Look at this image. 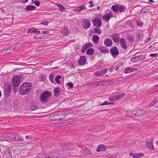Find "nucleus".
Segmentation results:
<instances>
[{"mask_svg":"<svg viewBox=\"0 0 158 158\" xmlns=\"http://www.w3.org/2000/svg\"><path fill=\"white\" fill-rule=\"evenodd\" d=\"M37 32V33H36V34L38 35V34H40V32H41V31H37L36 32Z\"/></svg>","mask_w":158,"mask_h":158,"instance_id":"obj_62","label":"nucleus"},{"mask_svg":"<svg viewBox=\"0 0 158 158\" xmlns=\"http://www.w3.org/2000/svg\"><path fill=\"white\" fill-rule=\"evenodd\" d=\"M109 71L111 72H112L114 70V68L113 67H110L109 68Z\"/></svg>","mask_w":158,"mask_h":158,"instance_id":"obj_55","label":"nucleus"},{"mask_svg":"<svg viewBox=\"0 0 158 158\" xmlns=\"http://www.w3.org/2000/svg\"><path fill=\"white\" fill-rule=\"evenodd\" d=\"M120 45L121 47L124 49H127V46L126 44V40L124 38H121L120 40Z\"/></svg>","mask_w":158,"mask_h":158,"instance_id":"obj_11","label":"nucleus"},{"mask_svg":"<svg viewBox=\"0 0 158 158\" xmlns=\"http://www.w3.org/2000/svg\"><path fill=\"white\" fill-rule=\"evenodd\" d=\"M112 38L114 42L115 43L120 42V37L118 34H115L113 35Z\"/></svg>","mask_w":158,"mask_h":158,"instance_id":"obj_23","label":"nucleus"},{"mask_svg":"<svg viewBox=\"0 0 158 158\" xmlns=\"http://www.w3.org/2000/svg\"><path fill=\"white\" fill-rule=\"evenodd\" d=\"M92 40L95 44H97L99 40V38L98 35H94L92 37Z\"/></svg>","mask_w":158,"mask_h":158,"instance_id":"obj_24","label":"nucleus"},{"mask_svg":"<svg viewBox=\"0 0 158 158\" xmlns=\"http://www.w3.org/2000/svg\"><path fill=\"white\" fill-rule=\"evenodd\" d=\"M13 92L15 93H16L17 92L18 89L16 88H13Z\"/></svg>","mask_w":158,"mask_h":158,"instance_id":"obj_58","label":"nucleus"},{"mask_svg":"<svg viewBox=\"0 0 158 158\" xmlns=\"http://www.w3.org/2000/svg\"><path fill=\"white\" fill-rule=\"evenodd\" d=\"M6 138L16 141H23V137L20 135L18 133L11 134L9 133L7 136H5Z\"/></svg>","mask_w":158,"mask_h":158,"instance_id":"obj_2","label":"nucleus"},{"mask_svg":"<svg viewBox=\"0 0 158 158\" xmlns=\"http://www.w3.org/2000/svg\"><path fill=\"white\" fill-rule=\"evenodd\" d=\"M112 12L109 13V14L106 13L104 15L102 18V19L106 21H108L110 20V18L112 17Z\"/></svg>","mask_w":158,"mask_h":158,"instance_id":"obj_15","label":"nucleus"},{"mask_svg":"<svg viewBox=\"0 0 158 158\" xmlns=\"http://www.w3.org/2000/svg\"><path fill=\"white\" fill-rule=\"evenodd\" d=\"M63 150H70V148H67V149H66V147H64V148H63Z\"/></svg>","mask_w":158,"mask_h":158,"instance_id":"obj_61","label":"nucleus"},{"mask_svg":"<svg viewBox=\"0 0 158 158\" xmlns=\"http://www.w3.org/2000/svg\"><path fill=\"white\" fill-rule=\"evenodd\" d=\"M36 7L34 5H30L27 6L25 8L26 11H33L36 10Z\"/></svg>","mask_w":158,"mask_h":158,"instance_id":"obj_19","label":"nucleus"},{"mask_svg":"<svg viewBox=\"0 0 158 158\" xmlns=\"http://www.w3.org/2000/svg\"><path fill=\"white\" fill-rule=\"evenodd\" d=\"M94 52V50L93 48L88 49L86 51V53L89 55H92Z\"/></svg>","mask_w":158,"mask_h":158,"instance_id":"obj_31","label":"nucleus"},{"mask_svg":"<svg viewBox=\"0 0 158 158\" xmlns=\"http://www.w3.org/2000/svg\"><path fill=\"white\" fill-rule=\"evenodd\" d=\"M86 62V57L85 56H82L80 57L78 61V64L79 65H83L85 64Z\"/></svg>","mask_w":158,"mask_h":158,"instance_id":"obj_14","label":"nucleus"},{"mask_svg":"<svg viewBox=\"0 0 158 158\" xmlns=\"http://www.w3.org/2000/svg\"><path fill=\"white\" fill-rule=\"evenodd\" d=\"M79 147H81L83 151L86 154H90V152L89 151V149L85 147H81L80 146H79Z\"/></svg>","mask_w":158,"mask_h":158,"instance_id":"obj_29","label":"nucleus"},{"mask_svg":"<svg viewBox=\"0 0 158 158\" xmlns=\"http://www.w3.org/2000/svg\"><path fill=\"white\" fill-rule=\"evenodd\" d=\"M49 155H48L46 156L45 158H56L60 154L58 153H51Z\"/></svg>","mask_w":158,"mask_h":158,"instance_id":"obj_26","label":"nucleus"},{"mask_svg":"<svg viewBox=\"0 0 158 158\" xmlns=\"http://www.w3.org/2000/svg\"><path fill=\"white\" fill-rule=\"evenodd\" d=\"M49 78L51 82L52 83H53L54 75L53 73H51L49 74Z\"/></svg>","mask_w":158,"mask_h":158,"instance_id":"obj_39","label":"nucleus"},{"mask_svg":"<svg viewBox=\"0 0 158 158\" xmlns=\"http://www.w3.org/2000/svg\"><path fill=\"white\" fill-rule=\"evenodd\" d=\"M60 92V89L58 87H56L54 91V93L55 96L58 97L59 96Z\"/></svg>","mask_w":158,"mask_h":158,"instance_id":"obj_28","label":"nucleus"},{"mask_svg":"<svg viewBox=\"0 0 158 158\" xmlns=\"http://www.w3.org/2000/svg\"><path fill=\"white\" fill-rule=\"evenodd\" d=\"M34 38L35 39H40V37H37V36L36 35H34Z\"/></svg>","mask_w":158,"mask_h":158,"instance_id":"obj_60","label":"nucleus"},{"mask_svg":"<svg viewBox=\"0 0 158 158\" xmlns=\"http://www.w3.org/2000/svg\"><path fill=\"white\" fill-rule=\"evenodd\" d=\"M62 115V114H61V112H60L56 113L54 115L55 116H59L60 117Z\"/></svg>","mask_w":158,"mask_h":158,"instance_id":"obj_51","label":"nucleus"},{"mask_svg":"<svg viewBox=\"0 0 158 158\" xmlns=\"http://www.w3.org/2000/svg\"><path fill=\"white\" fill-rule=\"evenodd\" d=\"M28 1V0H22L21 2L23 3H25L27 2Z\"/></svg>","mask_w":158,"mask_h":158,"instance_id":"obj_56","label":"nucleus"},{"mask_svg":"<svg viewBox=\"0 0 158 158\" xmlns=\"http://www.w3.org/2000/svg\"><path fill=\"white\" fill-rule=\"evenodd\" d=\"M12 86L10 85H7L6 86L4 89V93L6 96H8L10 93L11 92Z\"/></svg>","mask_w":158,"mask_h":158,"instance_id":"obj_10","label":"nucleus"},{"mask_svg":"<svg viewBox=\"0 0 158 158\" xmlns=\"http://www.w3.org/2000/svg\"><path fill=\"white\" fill-rule=\"evenodd\" d=\"M137 24L139 26H141L143 24V23L141 20H139L136 21Z\"/></svg>","mask_w":158,"mask_h":158,"instance_id":"obj_41","label":"nucleus"},{"mask_svg":"<svg viewBox=\"0 0 158 158\" xmlns=\"http://www.w3.org/2000/svg\"><path fill=\"white\" fill-rule=\"evenodd\" d=\"M149 3L150 4L154 3L155 2L153 0H148Z\"/></svg>","mask_w":158,"mask_h":158,"instance_id":"obj_57","label":"nucleus"},{"mask_svg":"<svg viewBox=\"0 0 158 158\" xmlns=\"http://www.w3.org/2000/svg\"><path fill=\"white\" fill-rule=\"evenodd\" d=\"M71 67L73 68H75L74 65L73 64H72Z\"/></svg>","mask_w":158,"mask_h":158,"instance_id":"obj_64","label":"nucleus"},{"mask_svg":"<svg viewBox=\"0 0 158 158\" xmlns=\"http://www.w3.org/2000/svg\"><path fill=\"white\" fill-rule=\"evenodd\" d=\"M157 99L156 98H154L153 101L149 104L148 106L151 107L154 105L157 102Z\"/></svg>","mask_w":158,"mask_h":158,"instance_id":"obj_33","label":"nucleus"},{"mask_svg":"<svg viewBox=\"0 0 158 158\" xmlns=\"http://www.w3.org/2000/svg\"><path fill=\"white\" fill-rule=\"evenodd\" d=\"M92 21L94 25L98 27H100L102 25V20L99 18H96L93 19Z\"/></svg>","mask_w":158,"mask_h":158,"instance_id":"obj_8","label":"nucleus"},{"mask_svg":"<svg viewBox=\"0 0 158 158\" xmlns=\"http://www.w3.org/2000/svg\"><path fill=\"white\" fill-rule=\"evenodd\" d=\"M20 80L18 76H15L13 78L12 84L14 87H18L19 85Z\"/></svg>","mask_w":158,"mask_h":158,"instance_id":"obj_4","label":"nucleus"},{"mask_svg":"<svg viewBox=\"0 0 158 158\" xmlns=\"http://www.w3.org/2000/svg\"><path fill=\"white\" fill-rule=\"evenodd\" d=\"M67 85L71 88H72L73 87V84L72 82H70L69 83H67Z\"/></svg>","mask_w":158,"mask_h":158,"instance_id":"obj_48","label":"nucleus"},{"mask_svg":"<svg viewBox=\"0 0 158 158\" xmlns=\"http://www.w3.org/2000/svg\"><path fill=\"white\" fill-rule=\"evenodd\" d=\"M37 107L35 105H32L31 106V109L32 110H36Z\"/></svg>","mask_w":158,"mask_h":158,"instance_id":"obj_49","label":"nucleus"},{"mask_svg":"<svg viewBox=\"0 0 158 158\" xmlns=\"http://www.w3.org/2000/svg\"><path fill=\"white\" fill-rule=\"evenodd\" d=\"M99 50L102 53H108L109 52L108 48H107L104 47H100Z\"/></svg>","mask_w":158,"mask_h":158,"instance_id":"obj_20","label":"nucleus"},{"mask_svg":"<svg viewBox=\"0 0 158 158\" xmlns=\"http://www.w3.org/2000/svg\"><path fill=\"white\" fill-rule=\"evenodd\" d=\"M103 81H99L96 82V83H98V84H96V85L97 86H99L102 85H103Z\"/></svg>","mask_w":158,"mask_h":158,"instance_id":"obj_43","label":"nucleus"},{"mask_svg":"<svg viewBox=\"0 0 158 158\" xmlns=\"http://www.w3.org/2000/svg\"><path fill=\"white\" fill-rule=\"evenodd\" d=\"M104 44L106 46L110 47L112 44V41L110 39H106L104 40Z\"/></svg>","mask_w":158,"mask_h":158,"instance_id":"obj_17","label":"nucleus"},{"mask_svg":"<svg viewBox=\"0 0 158 158\" xmlns=\"http://www.w3.org/2000/svg\"><path fill=\"white\" fill-rule=\"evenodd\" d=\"M62 77L61 75H58L55 78V81L58 84H59L61 83V81L60 80L61 79Z\"/></svg>","mask_w":158,"mask_h":158,"instance_id":"obj_35","label":"nucleus"},{"mask_svg":"<svg viewBox=\"0 0 158 158\" xmlns=\"http://www.w3.org/2000/svg\"><path fill=\"white\" fill-rule=\"evenodd\" d=\"M34 3L35 4V5L37 6L38 7L41 4L40 2L38 1L35 0L34 1Z\"/></svg>","mask_w":158,"mask_h":158,"instance_id":"obj_42","label":"nucleus"},{"mask_svg":"<svg viewBox=\"0 0 158 158\" xmlns=\"http://www.w3.org/2000/svg\"><path fill=\"white\" fill-rule=\"evenodd\" d=\"M125 94L124 93H123L122 94L118 95H114L111 98H110V100H119L122 99L125 95Z\"/></svg>","mask_w":158,"mask_h":158,"instance_id":"obj_9","label":"nucleus"},{"mask_svg":"<svg viewBox=\"0 0 158 158\" xmlns=\"http://www.w3.org/2000/svg\"><path fill=\"white\" fill-rule=\"evenodd\" d=\"M94 33H96L98 35L101 34L102 33L100 29L98 27L94 28Z\"/></svg>","mask_w":158,"mask_h":158,"instance_id":"obj_32","label":"nucleus"},{"mask_svg":"<svg viewBox=\"0 0 158 158\" xmlns=\"http://www.w3.org/2000/svg\"><path fill=\"white\" fill-rule=\"evenodd\" d=\"M135 70V68L132 69L130 67H128L125 69L124 73H129L133 72Z\"/></svg>","mask_w":158,"mask_h":158,"instance_id":"obj_27","label":"nucleus"},{"mask_svg":"<svg viewBox=\"0 0 158 158\" xmlns=\"http://www.w3.org/2000/svg\"><path fill=\"white\" fill-rule=\"evenodd\" d=\"M42 34H48V32L47 31H44L42 32Z\"/></svg>","mask_w":158,"mask_h":158,"instance_id":"obj_59","label":"nucleus"},{"mask_svg":"<svg viewBox=\"0 0 158 158\" xmlns=\"http://www.w3.org/2000/svg\"><path fill=\"white\" fill-rule=\"evenodd\" d=\"M149 56L150 57L153 56L156 57L157 56V54H151L149 55Z\"/></svg>","mask_w":158,"mask_h":158,"instance_id":"obj_53","label":"nucleus"},{"mask_svg":"<svg viewBox=\"0 0 158 158\" xmlns=\"http://www.w3.org/2000/svg\"><path fill=\"white\" fill-rule=\"evenodd\" d=\"M31 88L32 85L30 83H25L20 86L19 90L20 93L22 95L26 94L31 90Z\"/></svg>","mask_w":158,"mask_h":158,"instance_id":"obj_1","label":"nucleus"},{"mask_svg":"<svg viewBox=\"0 0 158 158\" xmlns=\"http://www.w3.org/2000/svg\"><path fill=\"white\" fill-rule=\"evenodd\" d=\"M64 33L65 35L67 36L68 35L69 33V31L68 30V27L66 26H64Z\"/></svg>","mask_w":158,"mask_h":158,"instance_id":"obj_37","label":"nucleus"},{"mask_svg":"<svg viewBox=\"0 0 158 158\" xmlns=\"http://www.w3.org/2000/svg\"><path fill=\"white\" fill-rule=\"evenodd\" d=\"M127 40L130 42H133V40L132 37L131 36L128 35L127 36Z\"/></svg>","mask_w":158,"mask_h":158,"instance_id":"obj_40","label":"nucleus"},{"mask_svg":"<svg viewBox=\"0 0 158 158\" xmlns=\"http://www.w3.org/2000/svg\"><path fill=\"white\" fill-rule=\"evenodd\" d=\"M48 22L46 21H44V22H42L40 24H42L44 25L47 26L48 25Z\"/></svg>","mask_w":158,"mask_h":158,"instance_id":"obj_50","label":"nucleus"},{"mask_svg":"<svg viewBox=\"0 0 158 158\" xmlns=\"http://www.w3.org/2000/svg\"><path fill=\"white\" fill-rule=\"evenodd\" d=\"M110 53L113 57H115L118 56L119 54L118 50L116 47L110 48Z\"/></svg>","mask_w":158,"mask_h":158,"instance_id":"obj_7","label":"nucleus"},{"mask_svg":"<svg viewBox=\"0 0 158 158\" xmlns=\"http://www.w3.org/2000/svg\"><path fill=\"white\" fill-rule=\"evenodd\" d=\"M86 9L85 6H82L77 7L76 10L77 12H79Z\"/></svg>","mask_w":158,"mask_h":158,"instance_id":"obj_34","label":"nucleus"},{"mask_svg":"<svg viewBox=\"0 0 158 158\" xmlns=\"http://www.w3.org/2000/svg\"><path fill=\"white\" fill-rule=\"evenodd\" d=\"M51 95V93L49 91H45L42 93L40 96V99L42 102H47Z\"/></svg>","mask_w":158,"mask_h":158,"instance_id":"obj_3","label":"nucleus"},{"mask_svg":"<svg viewBox=\"0 0 158 158\" xmlns=\"http://www.w3.org/2000/svg\"><path fill=\"white\" fill-rule=\"evenodd\" d=\"M37 31V29H36L32 28L28 30L27 33L32 34L36 32Z\"/></svg>","mask_w":158,"mask_h":158,"instance_id":"obj_36","label":"nucleus"},{"mask_svg":"<svg viewBox=\"0 0 158 158\" xmlns=\"http://www.w3.org/2000/svg\"><path fill=\"white\" fill-rule=\"evenodd\" d=\"M148 10L147 9H145L144 8H142L140 12L142 14L145 13L146 14L148 12Z\"/></svg>","mask_w":158,"mask_h":158,"instance_id":"obj_47","label":"nucleus"},{"mask_svg":"<svg viewBox=\"0 0 158 158\" xmlns=\"http://www.w3.org/2000/svg\"><path fill=\"white\" fill-rule=\"evenodd\" d=\"M126 8L125 6H124L123 5H119L118 8V10L120 12H125V10L126 9Z\"/></svg>","mask_w":158,"mask_h":158,"instance_id":"obj_30","label":"nucleus"},{"mask_svg":"<svg viewBox=\"0 0 158 158\" xmlns=\"http://www.w3.org/2000/svg\"><path fill=\"white\" fill-rule=\"evenodd\" d=\"M85 45L87 48L89 47H91L93 46V44L91 43H88Z\"/></svg>","mask_w":158,"mask_h":158,"instance_id":"obj_44","label":"nucleus"},{"mask_svg":"<svg viewBox=\"0 0 158 158\" xmlns=\"http://www.w3.org/2000/svg\"><path fill=\"white\" fill-rule=\"evenodd\" d=\"M83 27L85 29L89 28L90 27V21L87 19H85L83 21Z\"/></svg>","mask_w":158,"mask_h":158,"instance_id":"obj_12","label":"nucleus"},{"mask_svg":"<svg viewBox=\"0 0 158 158\" xmlns=\"http://www.w3.org/2000/svg\"><path fill=\"white\" fill-rule=\"evenodd\" d=\"M110 104H112V103H109L108 101H105L102 104L100 105V106H104L106 105H108Z\"/></svg>","mask_w":158,"mask_h":158,"instance_id":"obj_45","label":"nucleus"},{"mask_svg":"<svg viewBox=\"0 0 158 158\" xmlns=\"http://www.w3.org/2000/svg\"><path fill=\"white\" fill-rule=\"evenodd\" d=\"M134 115H136L137 117L141 116L144 114V111L140 109L137 110V113H132Z\"/></svg>","mask_w":158,"mask_h":158,"instance_id":"obj_21","label":"nucleus"},{"mask_svg":"<svg viewBox=\"0 0 158 158\" xmlns=\"http://www.w3.org/2000/svg\"><path fill=\"white\" fill-rule=\"evenodd\" d=\"M87 49L85 45H83L81 48V52L82 53L85 52V50Z\"/></svg>","mask_w":158,"mask_h":158,"instance_id":"obj_46","label":"nucleus"},{"mask_svg":"<svg viewBox=\"0 0 158 158\" xmlns=\"http://www.w3.org/2000/svg\"><path fill=\"white\" fill-rule=\"evenodd\" d=\"M129 155L133 157L138 158L140 157L143 156H144V154L141 153L135 154L132 152H131L130 153Z\"/></svg>","mask_w":158,"mask_h":158,"instance_id":"obj_18","label":"nucleus"},{"mask_svg":"<svg viewBox=\"0 0 158 158\" xmlns=\"http://www.w3.org/2000/svg\"><path fill=\"white\" fill-rule=\"evenodd\" d=\"M119 66H117L115 69V71H117L118 70V69L119 68Z\"/></svg>","mask_w":158,"mask_h":158,"instance_id":"obj_63","label":"nucleus"},{"mask_svg":"<svg viewBox=\"0 0 158 158\" xmlns=\"http://www.w3.org/2000/svg\"><path fill=\"white\" fill-rule=\"evenodd\" d=\"M108 70V69H104L101 71L96 72L94 73V75L96 77H103L104 75L106 73Z\"/></svg>","mask_w":158,"mask_h":158,"instance_id":"obj_6","label":"nucleus"},{"mask_svg":"<svg viewBox=\"0 0 158 158\" xmlns=\"http://www.w3.org/2000/svg\"><path fill=\"white\" fill-rule=\"evenodd\" d=\"M57 6L59 8L60 10L61 11H65L64 7L63 5L58 4L57 5Z\"/></svg>","mask_w":158,"mask_h":158,"instance_id":"obj_38","label":"nucleus"},{"mask_svg":"<svg viewBox=\"0 0 158 158\" xmlns=\"http://www.w3.org/2000/svg\"><path fill=\"white\" fill-rule=\"evenodd\" d=\"M146 146L148 148L152 150L154 149V148L152 143V139H151L149 141L146 142Z\"/></svg>","mask_w":158,"mask_h":158,"instance_id":"obj_16","label":"nucleus"},{"mask_svg":"<svg viewBox=\"0 0 158 158\" xmlns=\"http://www.w3.org/2000/svg\"><path fill=\"white\" fill-rule=\"evenodd\" d=\"M146 58V57L143 55H140L134 57H132L131 59V61L133 62H135L137 61L143 60Z\"/></svg>","mask_w":158,"mask_h":158,"instance_id":"obj_5","label":"nucleus"},{"mask_svg":"<svg viewBox=\"0 0 158 158\" xmlns=\"http://www.w3.org/2000/svg\"><path fill=\"white\" fill-rule=\"evenodd\" d=\"M119 6V4H115L112 6L111 8V9L114 12H117L118 11Z\"/></svg>","mask_w":158,"mask_h":158,"instance_id":"obj_25","label":"nucleus"},{"mask_svg":"<svg viewBox=\"0 0 158 158\" xmlns=\"http://www.w3.org/2000/svg\"><path fill=\"white\" fill-rule=\"evenodd\" d=\"M3 157L4 158H12V155L10 150H7L3 153Z\"/></svg>","mask_w":158,"mask_h":158,"instance_id":"obj_13","label":"nucleus"},{"mask_svg":"<svg viewBox=\"0 0 158 158\" xmlns=\"http://www.w3.org/2000/svg\"><path fill=\"white\" fill-rule=\"evenodd\" d=\"M25 137L27 139H31L32 138V136L31 135H26Z\"/></svg>","mask_w":158,"mask_h":158,"instance_id":"obj_54","label":"nucleus"},{"mask_svg":"<svg viewBox=\"0 0 158 158\" xmlns=\"http://www.w3.org/2000/svg\"><path fill=\"white\" fill-rule=\"evenodd\" d=\"M93 2L92 1H91L89 2V7H93L94 6V5L92 3Z\"/></svg>","mask_w":158,"mask_h":158,"instance_id":"obj_52","label":"nucleus"},{"mask_svg":"<svg viewBox=\"0 0 158 158\" xmlns=\"http://www.w3.org/2000/svg\"><path fill=\"white\" fill-rule=\"evenodd\" d=\"M106 148L104 145L100 144L97 147V152L104 151H106Z\"/></svg>","mask_w":158,"mask_h":158,"instance_id":"obj_22","label":"nucleus"}]
</instances>
